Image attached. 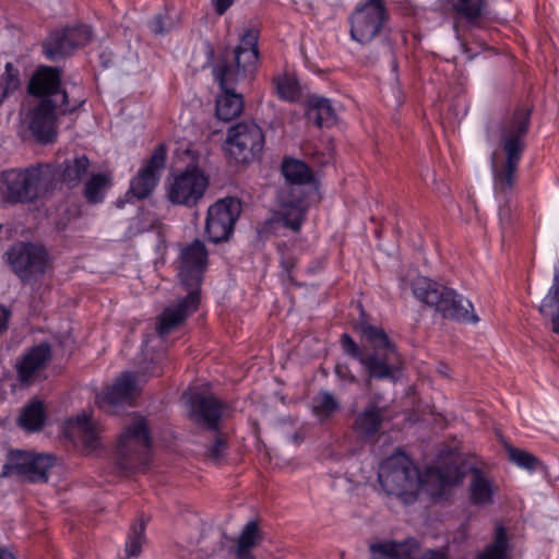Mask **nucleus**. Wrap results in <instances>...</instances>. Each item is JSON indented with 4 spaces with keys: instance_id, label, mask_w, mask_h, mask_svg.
<instances>
[{
    "instance_id": "obj_1",
    "label": "nucleus",
    "mask_w": 559,
    "mask_h": 559,
    "mask_svg": "<svg viewBox=\"0 0 559 559\" xmlns=\"http://www.w3.org/2000/svg\"><path fill=\"white\" fill-rule=\"evenodd\" d=\"M464 478H468L469 489H492L493 486L489 473L484 468L464 463L460 466H427L420 472L399 450L385 459L378 471V480L382 489H445L461 486Z\"/></svg>"
},
{
    "instance_id": "obj_2",
    "label": "nucleus",
    "mask_w": 559,
    "mask_h": 559,
    "mask_svg": "<svg viewBox=\"0 0 559 559\" xmlns=\"http://www.w3.org/2000/svg\"><path fill=\"white\" fill-rule=\"evenodd\" d=\"M259 31L248 28L233 51V59L222 57L213 69V75L223 91L216 99V116L224 121L238 117L243 109L241 94L235 92V85L255 70L259 49Z\"/></svg>"
},
{
    "instance_id": "obj_3",
    "label": "nucleus",
    "mask_w": 559,
    "mask_h": 559,
    "mask_svg": "<svg viewBox=\"0 0 559 559\" xmlns=\"http://www.w3.org/2000/svg\"><path fill=\"white\" fill-rule=\"evenodd\" d=\"M531 109H518L501 127L500 144L506 159L500 162L497 153L491 156L493 188L497 193L511 190L515 173L525 148L524 138L528 131Z\"/></svg>"
},
{
    "instance_id": "obj_4",
    "label": "nucleus",
    "mask_w": 559,
    "mask_h": 559,
    "mask_svg": "<svg viewBox=\"0 0 559 559\" xmlns=\"http://www.w3.org/2000/svg\"><path fill=\"white\" fill-rule=\"evenodd\" d=\"M414 296L433 307L444 319L477 323L479 318L473 312L469 300L457 295L453 289L447 288L425 276H417L411 283Z\"/></svg>"
},
{
    "instance_id": "obj_5",
    "label": "nucleus",
    "mask_w": 559,
    "mask_h": 559,
    "mask_svg": "<svg viewBox=\"0 0 559 559\" xmlns=\"http://www.w3.org/2000/svg\"><path fill=\"white\" fill-rule=\"evenodd\" d=\"M48 166L12 168L0 174V194L8 203H32L44 192Z\"/></svg>"
},
{
    "instance_id": "obj_6",
    "label": "nucleus",
    "mask_w": 559,
    "mask_h": 559,
    "mask_svg": "<svg viewBox=\"0 0 559 559\" xmlns=\"http://www.w3.org/2000/svg\"><path fill=\"white\" fill-rule=\"evenodd\" d=\"M60 469L51 455L11 450L0 476L16 477L31 484H49L53 476L59 475Z\"/></svg>"
},
{
    "instance_id": "obj_7",
    "label": "nucleus",
    "mask_w": 559,
    "mask_h": 559,
    "mask_svg": "<svg viewBox=\"0 0 559 559\" xmlns=\"http://www.w3.org/2000/svg\"><path fill=\"white\" fill-rule=\"evenodd\" d=\"M151 460V438L145 418H134L126 426L118 442V465L121 469L145 467Z\"/></svg>"
},
{
    "instance_id": "obj_8",
    "label": "nucleus",
    "mask_w": 559,
    "mask_h": 559,
    "mask_svg": "<svg viewBox=\"0 0 559 559\" xmlns=\"http://www.w3.org/2000/svg\"><path fill=\"white\" fill-rule=\"evenodd\" d=\"M265 142L261 127L254 121H240L227 130L226 150L229 160L248 164L263 150Z\"/></svg>"
},
{
    "instance_id": "obj_9",
    "label": "nucleus",
    "mask_w": 559,
    "mask_h": 559,
    "mask_svg": "<svg viewBox=\"0 0 559 559\" xmlns=\"http://www.w3.org/2000/svg\"><path fill=\"white\" fill-rule=\"evenodd\" d=\"M12 272L23 282L40 278L48 265V253L43 246L32 242H16L4 253Z\"/></svg>"
},
{
    "instance_id": "obj_10",
    "label": "nucleus",
    "mask_w": 559,
    "mask_h": 559,
    "mask_svg": "<svg viewBox=\"0 0 559 559\" xmlns=\"http://www.w3.org/2000/svg\"><path fill=\"white\" fill-rule=\"evenodd\" d=\"M84 100L74 105L56 104L50 98H40L28 111L27 122L35 140L40 144L52 143L57 136V118L59 115L73 112Z\"/></svg>"
},
{
    "instance_id": "obj_11",
    "label": "nucleus",
    "mask_w": 559,
    "mask_h": 559,
    "mask_svg": "<svg viewBox=\"0 0 559 559\" xmlns=\"http://www.w3.org/2000/svg\"><path fill=\"white\" fill-rule=\"evenodd\" d=\"M311 183H285L277 193L281 210L275 213L270 224L274 229L286 227L298 231L305 219V204L308 186Z\"/></svg>"
},
{
    "instance_id": "obj_12",
    "label": "nucleus",
    "mask_w": 559,
    "mask_h": 559,
    "mask_svg": "<svg viewBox=\"0 0 559 559\" xmlns=\"http://www.w3.org/2000/svg\"><path fill=\"white\" fill-rule=\"evenodd\" d=\"M207 186L209 177L204 171L195 165H189L174 176L167 197L173 204L193 206L203 198Z\"/></svg>"
},
{
    "instance_id": "obj_13",
    "label": "nucleus",
    "mask_w": 559,
    "mask_h": 559,
    "mask_svg": "<svg viewBox=\"0 0 559 559\" xmlns=\"http://www.w3.org/2000/svg\"><path fill=\"white\" fill-rule=\"evenodd\" d=\"M388 19L385 0H366L350 17V36L360 44L371 41Z\"/></svg>"
},
{
    "instance_id": "obj_14",
    "label": "nucleus",
    "mask_w": 559,
    "mask_h": 559,
    "mask_svg": "<svg viewBox=\"0 0 559 559\" xmlns=\"http://www.w3.org/2000/svg\"><path fill=\"white\" fill-rule=\"evenodd\" d=\"M239 214L240 203L233 198L221 199L211 205L205 221L209 240L214 243L227 240Z\"/></svg>"
},
{
    "instance_id": "obj_15",
    "label": "nucleus",
    "mask_w": 559,
    "mask_h": 559,
    "mask_svg": "<svg viewBox=\"0 0 559 559\" xmlns=\"http://www.w3.org/2000/svg\"><path fill=\"white\" fill-rule=\"evenodd\" d=\"M187 396L188 415L195 426L209 431L221 428V420L227 408L225 403L212 393H185L183 397Z\"/></svg>"
},
{
    "instance_id": "obj_16",
    "label": "nucleus",
    "mask_w": 559,
    "mask_h": 559,
    "mask_svg": "<svg viewBox=\"0 0 559 559\" xmlns=\"http://www.w3.org/2000/svg\"><path fill=\"white\" fill-rule=\"evenodd\" d=\"M207 255L205 245L200 239L182 248L178 275L187 292L197 290L200 294L203 273L207 266Z\"/></svg>"
},
{
    "instance_id": "obj_17",
    "label": "nucleus",
    "mask_w": 559,
    "mask_h": 559,
    "mask_svg": "<svg viewBox=\"0 0 559 559\" xmlns=\"http://www.w3.org/2000/svg\"><path fill=\"white\" fill-rule=\"evenodd\" d=\"M92 38L91 27L78 25L52 32L44 41L43 50L50 60H60L70 56L78 47L90 43Z\"/></svg>"
},
{
    "instance_id": "obj_18",
    "label": "nucleus",
    "mask_w": 559,
    "mask_h": 559,
    "mask_svg": "<svg viewBox=\"0 0 559 559\" xmlns=\"http://www.w3.org/2000/svg\"><path fill=\"white\" fill-rule=\"evenodd\" d=\"M166 145H157L145 165L140 168L136 176L131 180L129 192L140 200L147 198L159 181L160 171L166 165Z\"/></svg>"
},
{
    "instance_id": "obj_19",
    "label": "nucleus",
    "mask_w": 559,
    "mask_h": 559,
    "mask_svg": "<svg viewBox=\"0 0 559 559\" xmlns=\"http://www.w3.org/2000/svg\"><path fill=\"white\" fill-rule=\"evenodd\" d=\"M61 79L59 70L44 67L31 79L28 92L40 98H50L56 104L70 105L68 94L60 88Z\"/></svg>"
},
{
    "instance_id": "obj_20",
    "label": "nucleus",
    "mask_w": 559,
    "mask_h": 559,
    "mask_svg": "<svg viewBox=\"0 0 559 559\" xmlns=\"http://www.w3.org/2000/svg\"><path fill=\"white\" fill-rule=\"evenodd\" d=\"M199 302L200 294L197 290H190L177 305L164 309L157 319L156 331L158 335L166 336L183 323L198 309Z\"/></svg>"
},
{
    "instance_id": "obj_21",
    "label": "nucleus",
    "mask_w": 559,
    "mask_h": 559,
    "mask_svg": "<svg viewBox=\"0 0 559 559\" xmlns=\"http://www.w3.org/2000/svg\"><path fill=\"white\" fill-rule=\"evenodd\" d=\"M138 393L136 377L133 372H123L105 392L97 395L96 402L100 407L117 406L130 403Z\"/></svg>"
},
{
    "instance_id": "obj_22",
    "label": "nucleus",
    "mask_w": 559,
    "mask_h": 559,
    "mask_svg": "<svg viewBox=\"0 0 559 559\" xmlns=\"http://www.w3.org/2000/svg\"><path fill=\"white\" fill-rule=\"evenodd\" d=\"M51 357V346L48 343H41L26 352L16 365L20 381L31 382L39 371L45 369Z\"/></svg>"
},
{
    "instance_id": "obj_23",
    "label": "nucleus",
    "mask_w": 559,
    "mask_h": 559,
    "mask_svg": "<svg viewBox=\"0 0 559 559\" xmlns=\"http://www.w3.org/2000/svg\"><path fill=\"white\" fill-rule=\"evenodd\" d=\"M66 436L83 445L84 451L92 452L98 445V429L85 413L67 421Z\"/></svg>"
},
{
    "instance_id": "obj_24",
    "label": "nucleus",
    "mask_w": 559,
    "mask_h": 559,
    "mask_svg": "<svg viewBox=\"0 0 559 559\" xmlns=\"http://www.w3.org/2000/svg\"><path fill=\"white\" fill-rule=\"evenodd\" d=\"M369 559H414L418 544L408 538L403 542L374 540L369 544Z\"/></svg>"
},
{
    "instance_id": "obj_25",
    "label": "nucleus",
    "mask_w": 559,
    "mask_h": 559,
    "mask_svg": "<svg viewBox=\"0 0 559 559\" xmlns=\"http://www.w3.org/2000/svg\"><path fill=\"white\" fill-rule=\"evenodd\" d=\"M361 365L366 368L369 378L381 380L393 377L394 370L401 365V359L397 352H374L366 355Z\"/></svg>"
},
{
    "instance_id": "obj_26",
    "label": "nucleus",
    "mask_w": 559,
    "mask_h": 559,
    "mask_svg": "<svg viewBox=\"0 0 559 559\" xmlns=\"http://www.w3.org/2000/svg\"><path fill=\"white\" fill-rule=\"evenodd\" d=\"M384 408L370 402L364 411L359 412L353 423V429L360 437L369 439L374 437L383 424Z\"/></svg>"
},
{
    "instance_id": "obj_27",
    "label": "nucleus",
    "mask_w": 559,
    "mask_h": 559,
    "mask_svg": "<svg viewBox=\"0 0 559 559\" xmlns=\"http://www.w3.org/2000/svg\"><path fill=\"white\" fill-rule=\"evenodd\" d=\"M262 540L263 533L259 523L254 520L249 521L242 527L240 534L235 540V546L231 549L235 559H257L252 551L261 544Z\"/></svg>"
},
{
    "instance_id": "obj_28",
    "label": "nucleus",
    "mask_w": 559,
    "mask_h": 559,
    "mask_svg": "<svg viewBox=\"0 0 559 559\" xmlns=\"http://www.w3.org/2000/svg\"><path fill=\"white\" fill-rule=\"evenodd\" d=\"M91 166L88 157L84 154L66 159L64 163L59 165L58 174L61 181L69 188L78 187L83 176L87 173Z\"/></svg>"
},
{
    "instance_id": "obj_29",
    "label": "nucleus",
    "mask_w": 559,
    "mask_h": 559,
    "mask_svg": "<svg viewBox=\"0 0 559 559\" xmlns=\"http://www.w3.org/2000/svg\"><path fill=\"white\" fill-rule=\"evenodd\" d=\"M308 104L307 118L317 127H331L336 122V114L329 99L311 96Z\"/></svg>"
},
{
    "instance_id": "obj_30",
    "label": "nucleus",
    "mask_w": 559,
    "mask_h": 559,
    "mask_svg": "<svg viewBox=\"0 0 559 559\" xmlns=\"http://www.w3.org/2000/svg\"><path fill=\"white\" fill-rule=\"evenodd\" d=\"M357 329L374 352H396L395 345L390 341L384 330L365 322L359 323Z\"/></svg>"
},
{
    "instance_id": "obj_31",
    "label": "nucleus",
    "mask_w": 559,
    "mask_h": 559,
    "mask_svg": "<svg viewBox=\"0 0 559 559\" xmlns=\"http://www.w3.org/2000/svg\"><path fill=\"white\" fill-rule=\"evenodd\" d=\"M504 449L508 460L518 467L528 472L543 471L547 473V467L544 462L533 453L508 443L504 445Z\"/></svg>"
},
{
    "instance_id": "obj_32",
    "label": "nucleus",
    "mask_w": 559,
    "mask_h": 559,
    "mask_svg": "<svg viewBox=\"0 0 559 559\" xmlns=\"http://www.w3.org/2000/svg\"><path fill=\"white\" fill-rule=\"evenodd\" d=\"M282 174L285 177V183H312L313 173L302 160L295 158H285L282 163Z\"/></svg>"
},
{
    "instance_id": "obj_33",
    "label": "nucleus",
    "mask_w": 559,
    "mask_h": 559,
    "mask_svg": "<svg viewBox=\"0 0 559 559\" xmlns=\"http://www.w3.org/2000/svg\"><path fill=\"white\" fill-rule=\"evenodd\" d=\"M45 418L44 404L40 401L34 400L24 407L19 423L27 431H38L43 428Z\"/></svg>"
},
{
    "instance_id": "obj_34",
    "label": "nucleus",
    "mask_w": 559,
    "mask_h": 559,
    "mask_svg": "<svg viewBox=\"0 0 559 559\" xmlns=\"http://www.w3.org/2000/svg\"><path fill=\"white\" fill-rule=\"evenodd\" d=\"M277 96L289 103L297 102L301 96V90L297 79L290 74H283L273 79Z\"/></svg>"
},
{
    "instance_id": "obj_35",
    "label": "nucleus",
    "mask_w": 559,
    "mask_h": 559,
    "mask_svg": "<svg viewBox=\"0 0 559 559\" xmlns=\"http://www.w3.org/2000/svg\"><path fill=\"white\" fill-rule=\"evenodd\" d=\"M111 178L108 174H94L86 181L84 195L88 203L96 204L104 199V191L110 186Z\"/></svg>"
},
{
    "instance_id": "obj_36",
    "label": "nucleus",
    "mask_w": 559,
    "mask_h": 559,
    "mask_svg": "<svg viewBox=\"0 0 559 559\" xmlns=\"http://www.w3.org/2000/svg\"><path fill=\"white\" fill-rule=\"evenodd\" d=\"M145 527L146 521L142 516L130 526V531L126 542L127 558L140 556L142 551V546L146 542Z\"/></svg>"
},
{
    "instance_id": "obj_37",
    "label": "nucleus",
    "mask_w": 559,
    "mask_h": 559,
    "mask_svg": "<svg viewBox=\"0 0 559 559\" xmlns=\"http://www.w3.org/2000/svg\"><path fill=\"white\" fill-rule=\"evenodd\" d=\"M559 309V266L555 267L554 281L547 295L542 299L538 305V312L549 318L550 321L557 314Z\"/></svg>"
},
{
    "instance_id": "obj_38",
    "label": "nucleus",
    "mask_w": 559,
    "mask_h": 559,
    "mask_svg": "<svg viewBox=\"0 0 559 559\" xmlns=\"http://www.w3.org/2000/svg\"><path fill=\"white\" fill-rule=\"evenodd\" d=\"M211 431L214 432V437L206 449L205 457L210 462L218 465L222 464L227 456L228 435L223 432L221 428Z\"/></svg>"
},
{
    "instance_id": "obj_39",
    "label": "nucleus",
    "mask_w": 559,
    "mask_h": 559,
    "mask_svg": "<svg viewBox=\"0 0 559 559\" xmlns=\"http://www.w3.org/2000/svg\"><path fill=\"white\" fill-rule=\"evenodd\" d=\"M507 548V533L502 526H499L496 531L493 543L488 545L485 550L478 555L477 559H508Z\"/></svg>"
},
{
    "instance_id": "obj_40",
    "label": "nucleus",
    "mask_w": 559,
    "mask_h": 559,
    "mask_svg": "<svg viewBox=\"0 0 559 559\" xmlns=\"http://www.w3.org/2000/svg\"><path fill=\"white\" fill-rule=\"evenodd\" d=\"M485 0H456L452 9L468 23L474 24L483 14Z\"/></svg>"
},
{
    "instance_id": "obj_41",
    "label": "nucleus",
    "mask_w": 559,
    "mask_h": 559,
    "mask_svg": "<svg viewBox=\"0 0 559 559\" xmlns=\"http://www.w3.org/2000/svg\"><path fill=\"white\" fill-rule=\"evenodd\" d=\"M340 404L337 400L330 392H320L316 399H313V412L320 417H329L335 411H337Z\"/></svg>"
},
{
    "instance_id": "obj_42",
    "label": "nucleus",
    "mask_w": 559,
    "mask_h": 559,
    "mask_svg": "<svg viewBox=\"0 0 559 559\" xmlns=\"http://www.w3.org/2000/svg\"><path fill=\"white\" fill-rule=\"evenodd\" d=\"M20 86L19 70L14 68L11 62H8L4 72L0 78V90H2L1 100L4 99L10 93L16 91Z\"/></svg>"
},
{
    "instance_id": "obj_43",
    "label": "nucleus",
    "mask_w": 559,
    "mask_h": 559,
    "mask_svg": "<svg viewBox=\"0 0 559 559\" xmlns=\"http://www.w3.org/2000/svg\"><path fill=\"white\" fill-rule=\"evenodd\" d=\"M340 343L347 355L356 358L360 362L364 360L366 355H364L362 349L356 344L352 336L346 333L342 334Z\"/></svg>"
},
{
    "instance_id": "obj_44",
    "label": "nucleus",
    "mask_w": 559,
    "mask_h": 559,
    "mask_svg": "<svg viewBox=\"0 0 559 559\" xmlns=\"http://www.w3.org/2000/svg\"><path fill=\"white\" fill-rule=\"evenodd\" d=\"M165 20L166 17L163 14H157L151 22V29L157 35L169 32L174 27V24L166 23Z\"/></svg>"
},
{
    "instance_id": "obj_45",
    "label": "nucleus",
    "mask_w": 559,
    "mask_h": 559,
    "mask_svg": "<svg viewBox=\"0 0 559 559\" xmlns=\"http://www.w3.org/2000/svg\"><path fill=\"white\" fill-rule=\"evenodd\" d=\"M388 495L404 504H411L418 499V491H388Z\"/></svg>"
},
{
    "instance_id": "obj_46",
    "label": "nucleus",
    "mask_w": 559,
    "mask_h": 559,
    "mask_svg": "<svg viewBox=\"0 0 559 559\" xmlns=\"http://www.w3.org/2000/svg\"><path fill=\"white\" fill-rule=\"evenodd\" d=\"M469 501L476 506H485L492 502V491H471Z\"/></svg>"
},
{
    "instance_id": "obj_47",
    "label": "nucleus",
    "mask_w": 559,
    "mask_h": 559,
    "mask_svg": "<svg viewBox=\"0 0 559 559\" xmlns=\"http://www.w3.org/2000/svg\"><path fill=\"white\" fill-rule=\"evenodd\" d=\"M10 316L11 311L4 306L0 305V335L8 330Z\"/></svg>"
},
{
    "instance_id": "obj_48",
    "label": "nucleus",
    "mask_w": 559,
    "mask_h": 559,
    "mask_svg": "<svg viewBox=\"0 0 559 559\" xmlns=\"http://www.w3.org/2000/svg\"><path fill=\"white\" fill-rule=\"evenodd\" d=\"M235 0H212L216 14L223 15L234 3Z\"/></svg>"
},
{
    "instance_id": "obj_49",
    "label": "nucleus",
    "mask_w": 559,
    "mask_h": 559,
    "mask_svg": "<svg viewBox=\"0 0 559 559\" xmlns=\"http://www.w3.org/2000/svg\"><path fill=\"white\" fill-rule=\"evenodd\" d=\"M282 265L283 267L285 269V271L287 272L288 275L292 274V271L295 266V258L294 257H290V255H286L282 259Z\"/></svg>"
},
{
    "instance_id": "obj_50",
    "label": "nucleus",
    "mask_w": 559,
    "mask_h": 559,
    "mask_svg": "<svg viewBox=\"0 0 559 559\" xmlns=\"http://www.w3.org/2000/svg\"><path fill=\"white\" fill-rule=\"evenodd\" d=\"M420 559H447L445 555L441 551L429 550L423 555Z\"/></svg>"
},
{
    "instance_id": "obj_51",
    "label": "nucleus",
    "mask_w": 559,
    "mask_h": 559,
    "mask_svg": "<svg viewBox=\"0 0 559 559\" xmlns=\"http://www.w3.org/2000/svg\"><path fill=\"white\" fill-rule=\"evenodd\" d=\"M510 207L508 206H501L499 210V217L502 223L510 221Z\"/></svg>"
},
{
    "instance_id": "obj_52",
    "label": "nucleus",
    "mask_w": 559,
    "mask_h": 559,
    "mask_svg": "<svg viewBox=\"0 0 559 559\" xmlns=\"http://www.w3.org/2000/svg\"><path fill=\"white\" fill-rule=\"evenodd\" d=\"M552 324V332L556 334H559V309L557 314L554 317V319L550 321Z\"/></svg>"
},
{
    "instance_id": "obj_53",
    "label": "nucleus",
    "mask_w": 559,
    "mask_h": 559,
    "mask_svg": "<svg viewBox=\"0 0 559 559\" xmlns=\"http://www.w3.org/2000/svg\"><path fill=\"white\" fill-rule=\"evenodd\" d=\"M335 372L338 377L341 378H346V372H347V369L342 367V366H336L335 368Z\"/></svg>"
},
{
    "instance_id": "obj_54",
    "label": "nucleus",
    "mask_w": 559,
    "mask_h": 559,
    "mask_svg": "<svg viewBox=\"0 0 559 559\" xmlns=\"http://www.w3.org/2000/svg\"><path fill=\"white\" fill-rule=\"evenodd\" d=\"M0 559H15L13 555L7 550H0Z\"/></svg>"
},
{
    "instance_id": "obj_55",
    "label": "nucleus",
    "mask_w": 559,
    "mask_h": 559,
    "mask_svg": "<svg viewBox=\"0 0 559 559\" xmlns=\"http://www.w3.org/2000/svg\"><path fill=\"white\" fill-rule=\"evenodd\" d=\"M444 491H437V492H433L431 498L435 500V501H438L442 495H443Z\"/></svg>"
},
{
    "instance_id": "obj_56",
    "label": "nucleus",
    "mask_w": 559,
    "mask_h": 559,
    "mask_svg": "<svg viewBox=\"0 0 559 559\" xmlns=\"http://www.w3.org/2000/svg\"><path fill=\"white\" fill-rule=\"evenodd\" d=\"M453 28H454V31L456 32V34L459 35V20H455V21H454Z\"/></svg>"
},
{
    "instance_id": "obj_57",
    "label": "nucleus",
    "mask_w": 559,
    "mask_h": 559,
    "mask_svg": "<svg viewBox=\"0 0 559 559\" xmlns=\"http://www.w3.org/2000/svg\"><path fill=\"white\" fill-rule=\"evenodd\" d=\"M439 372L442 373L443 376H448V373L445 372V367L444 366L439 368Z\"/></svg>"
},
{
    "instance_id": "obj_58",
    "label": "nucleus",
    "mask_w": 559,
    "mask_h": 559,
    "mask_svg": "<svg viewBox=\"0 0 559 559\" xmlns=\"http://www.w3.org/2000/svg\"><path fill=\"white\" fill-rule=\"evenodd\" d=\"M293 439H294V441H295L296 443H298V442H299V437H298V435H297V433H295V435L293 436Z\"/></svg>"
},
{
    "instance_id": "obj_59",
    "label": "nucleus",
    "mask_w": 559,
    "mask_h": 559,
    "mask_svg": "<svg viewBox=\"0 0 559 559\" xmlns=\"http://www.w3.org/2000/svg\"><path fill=\"white\" fill-rule=\"evenodd\" d=\"M348 380H349L350 382L356 381V379H355V377H354V376H349Z\"/></svg>"
},
{
    "instance_id": "obj_60",
    "label": "nucleus",
    "mask_w": 559,
    "mask_h": 559,
    "mask_svg": "<svg viewBox=\"0 0 559 559\" xmlns=\"http://www.w3.org/2000/svg\"><path fill=\"white\" fill-rule=\"evenodd\" d=\"M108 484L112 485V486L120 485L119 483H115V481H109Z\"/></svg>"
}]
</instances>
